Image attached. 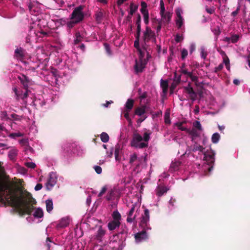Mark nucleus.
<instances>
[{"instance_id": "nucleus-1", "label": "nucleus", "mask_w": 250, "mask_h": 250, "mask_svg": "<svg viewBox=\"0 0 250 250\" xmlns=\"http://www.w3.org/2000/svg\"><path fill=\"white\" fill-rule=\"evenodd\" d=\"M4 169L0 162V196L4 197L21 215L30 214L33 206L21 196L16 195L13 189L2 179Z\"/></svg>"}, {"instance_id": "nucleus-2", "label": "nucleus", "mask_w": 250, "mask_h": 250, "mask_svg": "<svg viewBox=\"0 0 250 250\" xmlns=\"http://www.w3.org/2000/svg\"><path fill=\"white\" fill-rule=\"evenodd\" d=\"M25 53L21 48H17L15 51V57L18 60L21 61L24 64V68L27 70L36 71L38 75H43L44 80L48 82L52 85L57 84V70H54L50 72L46 70H43L44 66L39 62H34L29 61L26 62L24 61Z\"/></svg>"}, {"instance_id": "nucleus-3", "label": "nucleus", "mask_w": 250, "mask_h": 250, "mask_svg": "<svg viewBox=\"0 0 250 250\" xmlns=\"http://www.w3.org/2000/svg\"><path fill=\"white\" fill-rule=\"evenodd\" d=\"M151 134V133L149 130L146 131L143 137L139 133H134L130 142L131 146L138 148H143L147 147Z\"/></svg>"}, {"instance_id": "nucleus-4", "label": "nucleus", "mask_w": 250, "mask_h": 250, "mask_svg": "<svg viewBox=\"0 0 250 250\" xmlns=\"http://www.w3.org/2000/svg\"><path fill=\"white\" fill-rule=\"evenodd\" d=\"M83 10V6L82 5L75 8L70 16V21H65L64 20L61 19V23L62 24V21L65 22L67 27L69 28H72L75 24L81 22L83 20L84 15Z\"/></svg>"}, {"instance_id": "nucleus-5", "label": "nucleus", "mask_w": 250, "mask_h": 250, "mask_svg": "<svg viewBox=\"0 0 250 250\" xmlns=\"http://www.w3.org/2000/svg\"><path fill=\"white\" fill-rule=\"evenodd\" d=\"M19 79H20L21 83L23 84L26 90L25 92H23L21 89H18L17 87H14L13 88V91H14L16 98L17 100L22 99V100L24 101V99H26L28 96L27 88L28 87L29 80L27 77H26L24 75L19 76Z\"/></svg>"}, {"instance_id": "nucleus-6", "label": "nucleus", "mask_w": 250, "mask_h": 250, "mask_svg": "<svg viewBox=\"0 0 250 250\" xmlns=\"http://www.w3.org/2000/svg\"><path fill=\"white\" fill-rule=\"evenodd\" d=\"M145 50L139 49V58L136 60L134 66V69L136 73L142 72L146 66L147 60L145 58Z\"/></svg>"}, {"instance_id": "nucleus-7", "label": "nucleus", "mask_w": 250, "mask_h": 250, "mask_svg": "<svg viewBox=\"0 0 250 250\" xmlns=\"http://www.w3.org/2000/svg\"><path fill=\"white\" fill-rule=\"evenodd\" d=\"M215 152L212 150H210L209 151H208L207 152L204 153V160L207 163V167H206V166H205V169H208V172H210L213 169V166L212 165L214 163L215 158Z\"/></svg>"}, {"instance_id": "nucleus-8", "label": "nucleus", "mask_w": 250, "mask_h": 250, "mask_svg": "<svg viewBox=\"0 0 250 250\" xmlns=\"http://www.w3.org/2000/svg\"><path fill=\"white\" fill-rule=\"evenodd\" d=\"M160 14L161 16L162 21L166 23H168L171 18V13L169 12H165V7L163 0L160 1Z\"/></svg>"}, {"instance_id": "nucleus-9", "label": "nucleus", "mask_w": 250, "mask_h": 250, "mask_svg": "<svg viewBox=\"0 0 250 250\" xmlns=\"http://www.w3.org/2000/svg\"><path fill=\"white\" fill-rule=\"evenodd\" d=\"M149 212L148 209H145L144 214L142 215L140 223V227L144 230L150 229V228L149 227Z\"/></svg>"}, {"instance_id": "nucleus-10", "label": "nucleus", "mask_w": 250, "mask_h": 250, "mask_svg": "<svg viewBox=\"0 0 250 250\" xmlns=\"http://www.w3.org/2000/svg\"><path fill=\"white\" fill-rule=\"evenodd\" d=\"M194 130H192L191 131V134L193 135L194 134ZM192 141L193 143V145L191 146L190 147H188V149L186 151L184 154H186L188 153V151H189L188 153L190 152V151H199L200 152H203V150L204 149V148L200 146V145H198L197 143V141H196V136L193 135L192 138Z\"/></svg>"}, {"instance_id": "nucleus-11", "label": "nucleus", "mask_w": 250, "mask_h": 250, "mask_svg": "<svg viewBox=\"0 0 250 250\" xmlns=\"http://www.w3.org/2000/svg\"><path fill=\"white\" fill-rule=\"evenodd\" d=\"M147 4L145 1H142L141 2V9L140 11L143 15V19L145 23L147 25L149 23V13L147 9Z\"/></svg>"}, {"instance_id": "nucleus-12", "label": "nucleus", "mask_w": 250, "mask_h": 250, "mask_svg": "<svg viewBox=\"0 0 250 250\" xmlns=\"http://www.w3.org/2000/svg\"><path fill=\"white\" fill-rule=\"evenodd\" d=\"M139 214V210L138 208H136V207L133 205L128 213V216L126 219L127 222L128 223L134 222Z\"/></svg>"}, {"instance_id": "nucleus-13", "label": "nucleus", "mask_w": 250, "mask_h": 250, "mask_svg": "<svg viewBox=\"0 0 250 250\" xmlns=\"http://www.w3.org/2000/svg\"><path fill=\"white\" fill-rule=\"evenodd\" d=\"M176 13V25L178 28H181L184 24V19L182 16L183 13V10L181 8H177L175 10Z\"/></svg>"}, {"instance_id": "nucleus-14", "label": "nucleus", "mask_w": 250, "mask_h": 250, "mask_svg": "<svg viewBox=\"0 0 250 250\" xmlns=\"http://www.w3.org/2000/svg\"><path fill=\"white\" fill-rule=\"evenodd\" d=\"M57 179L56 173L52 172L49 173V177L46 183V186L48 189H50L55 186L57 182Z\"/></svg>"}, {"instance_id": "nucleus-15", "label": "nucleus", "mask_w": 250, "mask_h": 250, "mask_svg": "<svg viewBox=\"0 0 250 250\" xmlns=\"http://www.w3.org/2000/svg\"><path fill=\"white\" fill-rule=\"evenodd\" d=\"M181 72L185 75L186 77L189 78L192 82L197 83L198 82V77L194 70L191 72L188 71L187 69L182 67Z\"/></svg>"}, {"instance_id": "nucleus-16", "label": "nucleus", "mask_w": 250, "mask_h": 250, "mask_svg": "<svg viewBox=\"0 0 250 250\" xmlns=\"http://www.w3.org/2000/svg\"><path fill=\"white\" fill-rule=\"evenodd\" d=\"M135 238L136 243L141 242L147 238V235L146 232L144 230L135 234Z\"/></svg>"}, {"instance_id": "nucleus-17", "label": "nucleus", "mask_w": 250, "mask_h": 250, "mask_svg": "<svg viewBox=\"0 0 250 250\" xmlns=\"http://www.w3.org/2000/svg\"><path fill=\"white\" fill-rule=\"evenodd\" d=\"M70 222V219L69 217H65L60 221L59 223L57 225L58 229L64 228L68 226Z\"/></svg>"}, {"instance_id": "nucleus-18", "label": "nucleus", "mask_w": 250, "mask_h": 250, "mask_svg": "<svg viewBox=\"0 0 250 250\" xmlns=\"http://www.w3.org/2000/svg\"><path fill=\"white\" fill-rule=\"evenodd\" d=\"M154 36V32L151 29L147 26L146 29V31L144 34V38L145 42H147L149 40L152 38Z\"/></svg>"}, {"instance_id": "nucleus-19", "label": "nucleus", "mask_w": 250, "mask_h": 250, "mask_svg": "<svg viewBox=\"0 0 250 250\" xmlns=\"http://www.w3.org/2000/svg\"><path fill=\"white\" fill-rule=\"evenodd\" d=\"M141 162L140 158L137 157L136 153H133L130 155L129 163L131 165L135 164L136 165H139Z\"/></svg>"}, {"instance_id": "nucleus-20", "label": "nucleus", "mask_w": 250, "mask_h": 250, "mask_svg": "<svg viewBox=\"0 0 250 250\" xmlns=\"http://www.w3.org/2000/svg\"><path fill=\"white\" fill-rule=\"evenodd\" d=\"M33 216L35 219H39V222H41L42 220L41 219L43 216V211L42 208H37L34 211Z\"/></svg>"}, {"instance_id": "nucleus-21", "label": "nucleus", "mask_w": 250, "mask_h": 250, "mask_svg": "<svg viewBox=\"0 0 250 250\" xmlns=\"http://www.w3.org/2000/svg\"><path fill=\"white\" fill-rule=\"evenodd\" d=\"M112 217L113 219L112 220V221L121 223L122 216L121 214L117 210L113 212L112 214Z\"/></svg>"}, {"instance_id": "nucleus-22", "label": "nucleus", "mask_w": 250, "mask_h": 250, "mask_svg": "<svg viewBox=\"0 0 250 250\" xmlns=\"http://www.w3.org/2000/svg\"><path fill=\"white\" fill-rule=\"evenodd\" d=\"M168 189L166 187L158 186L156 189V194L159 197H160L166 193Z\"/></svg>"}, {"instance_id": "nucleus-23", "label": "nucleus", "mask_w": 250, "mask_h": 250, "mask_svg": "<svg viewBox=\"0 0 250 250\" xmlns=\"http://www.w3.org/2000/svg\"><path fill=\"white\" fill-rule=\"evenodd\" d=\"M152 26L156 29L157 32L160 31L162 27L161 21L158 19L152 20Z\"/></svg>"}, {"instance_id": "nucleus-24", "label": "nucleus", "mask_w": 250, "mask_h": 250, "mask_svg": "<svg viewBox=\"0 0 250 250\" xmlns=\"http://www.w3.org/2000/svg\"><path fill=\"white\" fill-rule=\"evenodd\" d=\"M186 92L189 94V98L192 100H194L196 97V94L192 87L188 86L185 88Z\"/></svg>"}, {"instance_id": "nucleus-25", "label": "nucleus", "mask_w": 250, "mask_h": 250, "mask_svg": "<svg viewBox=\"0 0 250 250\" xmlns=\"http://www.w3.org/2000/svg\"><path fill=\"white\" fill-rule=\"evenodd\" d=\"M105 234V231L102 229V227H100L96 235H95V238L101 242L102 241V237Z\"/></svg>"}, {"instance_id": "nucleus-26", "label": "nucleus", "mask_w": 250, "mask_h": 250, "mask_svg": "<svg viewBox=\"0 0 250 250\" xmlns=\"http://www.w3.org/2000/svg\"><path fill=\"white\" fill-rule=\"evenodd\" d=\"M117 191L116 188L111 189L109 192L106 196V198L108 200H110L114 199L117 195Z\"/></svg>"}, {"instance_id": "nucleus-27", "label": "nucleus", "mask_w": 250, "mask_h": 250, "mask_svg": "<svg viewBox=\"0 0 250 250\" xmlns=\"http://www.w3.org/2000/svg\"><path fill=\"white\" fill-rule=\"evenodd\" d=\"M121 223H118L112 221H110L107 225L108 229L110 230H113L119 228Z\"/></svg>"}, {"instance_id": "nucleus-28", "label": "nucleus", "mask_w": 250, "mask_h": 250, "mask_svg": "<svg viewBox=\"0 0 250 250\" xmlns=\"http://www.w3.org/2000/svg\"><path fill=\"white\" fill-rule=\"evenodd\" d=\"M146 107L145 106L138 107L135 110V114L140 117L145 116Z\"/></svg>"}, {"instance_id": "nucleus-29", "label": "nucleus", "mask_w": 250, "mask_h": 250, "mask_svg": "<svg viewBox=\"0 0 250 250\" xmlns=\"http://www.w3.org/2000/svg\"><path fill=\"white\" fill-rule=\"evenodd\" d=\"M46 211L50 213L53 208V204L51 199H47L45 201Z\"/></svg>"}, {"instance_id": "nucleus-30", "label": "nucleus", "mask_w": 250, "mask_h": 250, "mask_svg": "<svg viewBox=\"0 0 250 250\" xmlns=\"http://www.w3.org/2000/svg\"><path fill=\"white\" fill-rule=\"evenodd\" d=\"M138 8V6L135 5L133 3H131L130 5V10H129V14L130 16H128L126 18L127 20H130L131 19V16L135 12Z\"/></svg>"}, {"instance_id": "nucleus-31", "label": "nucleus", "mask_w": 250, "mask_h": 250, "mask_svg": "<svg viewBox=\"0 0 250 250\" xmlns=\"http://www.w3.org/2000/svg\"><path fill=\"white\" fill-rule=\"evenodd\" d=\"M180 165L181 163L179 161L172 162L170 165V170L172 171L177 170Z\"/></svg>"}, {"instance_id": "nucleus-32", "label": "nucleus", "mask_w": 250, "mask_h": 250, "mask_svg": "<svg viewBox=\"0 0 250 250\" xmlns=\"http://www.w3.org/2000/svg\"><path fill=\"white\" fill-rule=\"evenodd\" d=\"M104 15V11L102 10H98L95 13V19L98 22H101Z\"/></svg>"}, {"instance_id": "nucleus-33", "label": "nucleus", "mask_w": 250, "mask_h": 250, "mask_svg": "<svg viewBox=\"0 0 250 250\" xmlns=\"http://www.w3.org/2000/svg\"><path fill=\"white\" fill-rule=\"evenodd\" d=\"M18 154V150L16 149H12L8 152V157L11 160L14 161L17 155Z\"/></svg>"}, {"instance_id": "nucleus-34", "label": "nucleus", "mask_w": 250, "mask_h": 250, "mask_svg": "<svg viewBox=\"0 0 250 250\" xmlns=\"http://www.w3.org/2000/svg\"><path fill=\"white\" fill-rule=\"evenodd\" d=\"M134 104V101L132 99H129L127 100V102L125 104V110H128V111H130V110L132 108Z\"/></svg>"}, {"instance_id": "nucleus-35", "label": "nucleus", "mask_w": 250, "mask_h": 250, "mask_svg": "<svg viewBox=\"0 0 250 250\" xmlns=\"http://www.w3.org/2000/svg\"><path fill=\"white\" fill-rule=\"evenodd\" d=\"M211 141L213 144H217L220 139V135L218 133H214L211 136Z\"/></svg>"}, {"instance_id": "nucleus-36", "label": "nucleus", "mask_w": 250, "mask_h": 250, "mask_svg": "<svg viewBox=\"0 0 250 250\" xmlns=\"http://www.w3.org/2000/svg\"><path fill=\"white\" fill-rule=\"evenodd\" d=\"M24 135V133L21 132H17L15 133H12L9 134L8 136L12 139H15L17 137H23Z\"/></svg>"}, {"instance_id": "nucleus-37", "label": "nucleus", "mask_w": 250, "mask_h": 250, "mask_svg": "<svg viewBox=\"0 0 250 250\" xmlns=\"http://www.w3.org/2000/svg\"><path fill=\"white\" fill-rule=\"evenodd\" d=\"M100 138L103 143H107L109 140L108 135L105 132H102L100 135Z\"/></svg>"}, {"instance_id": "nucleus-38", "label": "nucleus", "mask_w": 250, "mask_h": 250, "mask_svg": "<svg viewBox=\"0 0 250 250\" xmlns=\"http://www.w3.org/2000/svg\"><path fill=\"white\" fill-rule=\"evenodd\" d=\"M165 123L166 124H170L171 123L170 120V111L167 110L164 115Z\"/></svg>"}, {"instance_id": "nucleus-39", "label": "nucleus", "mask_w": 250, "mask_h": 250, "mask_svg": "<svg viewBox=\"0 0 250 250\" xmlns=\"http://www.w3.org/2000/svg\"><path fill=\"white\" fill-rule=\"evenodd\" d=\"M11 118L13 121H21L23 118L22 116H20L19 115L16 114H12L11 115Z\"/></svg>"}, {"instance_id": "nucleus-40", "label": "nucleus", "mask_w": 250, "mask_h": 250, "mask_svg": "<svg viewBox=\"0 0 250 250\" xmlns=\"http://www.w3.org/2000/svg\"><path fill=\"white\" fill-rule=\"evenodd\" d=\"M223 64H224L226 66V68L228 70H230V64H229V60L228 57L225 56L223 58Z\"/></svg>"}, {"instance_id": "nucleus-41", "label": "nucleus", "mask_w": 250, "mask_h": 250, "mask_svg": "<svg viewBox=\"0 0 250 250\" xmlns=\"http://www.w3.org/2000/svg\"><path fill=\"white\" fill-rule=\"evenodd\" d=\"M82 40V37L80 33H76L75 35V39H74L75 44H77L80 42Z\"/></svg>"}, {"instance_id": "nucleus-42", "label": "nucleus", "mask_w": 250, "mask_h": 250, "mask_svg": "<svg viewBox=\"0 0 250 250\" xmlns=\"http://www.w3.org/2000/svg\"><path fill=\"white\" fill-rule=\"evenodd\" d=\"M161 85L164 91L167 90L168 84H167V81H164L163 80H161Z\"/></svg>"}, {"instance_id": "nucleus-43", "label": "nucleus", "mask_w": 250, "mask_h": 250, "mask_svg": "<svg viewBox=\"0 0 250 250\" xmlns=\"http://www.w3.org/2000/svg\"><path fill=\"white\" fill-rule=\"evenodd\" d=\"M212 32L216 37H217L221 33V31L219 26L215 27L211 29Z\"/></svg>"}, {"instance_id": "nucleus-44", "label": "nucleus", "mask_w": 250, "mask_h": 250, "mask_svg": "<svg viewBox=\"0 0 250 250\" xmlns=\"http://www.w3.org/2000/svg\"><path fill=\"white\" fill-rule=\"evenodd\" d=\"M134 45V47L137 49V51L138 52V55H139V49H141V50L144 49L145 50V52L146 51V49H145V48L141 49L140 48L139 42V40H138V38L135 41Z\"/></svg>"}, {"instance_id": "nucleus-45", "label": "nucleus", "mask_w": 250, "mask_h": 250, "mask_svg": "<svg viewBox=\"0 0 250 250\" xmlns=\"http://www.w3.org/2000/svg\"><path fill=\"white\" fill-rule=\"evenodd\" d=\"M207 55V52L204 47L201 48V57L202 59H205Z\"/></svg>"}, {"instance_id": "nucleus-46", "label": "nucleus", "mask_w": 250, "mask_h": 250, "mask_svg": "<svg viewBox=\"0 0 250 250\" xmlns=\"http://www.w3.org/2000/svg\"><path fill=\"white\" fill-rule=\"evenodd\" d=\"M19 143L21 146H27L28 144V139L23 138L19 141Z\"/></svg>"}, {"instance_id": "nucleus-47", "label": "nucleus", "mask_w": 250, "mask_h": 250, "mask_svg": "<svg viewBox=\"0 0 250 250\" xmlns=\"http://www.w3.org/2000/svg\"><path fill=\"white\" fill-rule=\"evenodd\" d=\"M193 126L195 128H197L199 130H202V125L199 121H196L195 122H194Z\"/></svg>"}, {"instance_id": "nucleus-48", "label": "nucleus", "mask_w": 250, "mask_h": 250, "mask_svg": "<svg viewBox=\"0 0 250 250\" xmlns=\"http://www.w3.org/2000/svg\"><path fill=\"white\" fill-rule=\"evenodd\" d=\"M230 38H231V42L235 43L238 41L239 37L237 35H232Z\"/></svg>"}, {"instance_id": "nucleus-49", "label": "nucleus", "mask_w": 250, "mask_h": 250, "mask_svg": "<svg viewBox=\"0 0 250 250\" xmlns=\"http://www.w3.org/2000/svg\"><path fill=\"white\" fill-rule=\"evenodd\" d=\"M104 46L107 54L111 55L112 53L109 45L107 43H104Z\"/></svg>"}, {"instance_id": "nucleus-50", "label": "nucleus", "mask_w": 250, "mask_h": 250, "mask_svg": "<svg viewBox=\"0 0 250 250\" xmlns=\"http://www.w3.org/2000/svg\"><path fill=\"white\" fill-rule=\"evenodd\" d=\"M25 165L27 167L31 168H34L36 166L35 163L32 162H27L25 164Z\"/></svg>"}, {"instance_id": "nucleus-51", "label": "nucleus", "mask_w": 250, "mask_h": 250, "mask_svg": "<svg viewBox=\"0 0 250 250\" xmlns=\"http://www.w3.org/2000/svg\"><path fill=\"white\" fill-rule=\"evenodd\" d=\"M188 51L186 49H183L181 50V58L184 60L188 55Z\"/></svg>"}, {"instance_id": "nucleus-52", "label": "nucleus", "mask_w": 250, "mask_h": 250, "mask_svg": "<svg viewBox=\"0 0 250 250\" xmlns=\"http://www.w3.org/2000/svg\"><path fill=\"white\" fill-rule=\"evenodd\" d=\"M94 169L95 172L98 174H101L102 172V169L101 167L99 166H95L94 167Z\"/></svg>"}, {"instance_id": "nucleus-53", "label": "nucleus", "mask_w": 250, "mask_h": 250, "mask_svg": "<svg viewBox=\"0 0 250 250\" xmlns=\"http://www.w3.org/2000/svg\"><path fill=\"white\" fill-rule=\"evenodd\" d=\"M183 40V37L182 35L177 34L175 38V40L177 42H180Z\"/></svg>"}, {"instance_id": "nucleus-54", "label": "nucleus", "mask_w": 250, "mask_h": 250, "mask_svg": "<svg viewBox=\"0 0 250 250\" xmlns=\"http://www.w3.org/2000/svg\"><path fill=\"white\" fill-rule=\"evenodd\" d=\"M129 111H128V110H125V113H124V116L125 117V118L128 121H129L130 122L131 121V119L129 117Z\"/></svg>"}, {"instance_id": "nucleus-55", "label": "nucleus", "mask_w": 250, "mask_h": 250, "mask_svg": "<svg viewBox=\"0 0 250 250\" xmlns=\"http://www.w3.org/2000/svg\"><path fill=\"white\" fill-rule=\"evenodd\" d=\"M106 189H107V188L105 186L103 187L101 190L100 191V192H99V193L98 194V196L99 197L101 196L103 194H104L105 192V191H106Z\"/></svg>"}, {"instance_id": "nucleus-56", "label": "nucleus", "mask_w": 250, "mask_h": 250, "mask_svg": "<svg viewBox=\"0 0 250 250\" xmlns=\"http://www.w3.org/2000/svg\"><path fill=\"white\" fill-rule=\"evenodd\" d=\"M206 10L209 14H212L214 12V9L213 7L208 8L206 7Z\"/></svg>"}, {"instance_id": "nucleus-57", "label": "nucleus", "mask_w": 250, "mask_h": 250, "mask_svg": "<svg viewBox=\"0 0 250 250\" xmlns=\"http://www.w3.org/2000/svg\"><path fill=\"white\" fill-rule=\"evenodd\" d=\"M94 250H105V248L104 246H95L94 248Z\"/></svg>"}, {"instance_id": "nucleus-58", "label": "nucleus", "mask_w": 250, "mask_h": 250, "mask_svg": "<svg viewBox=\"0 0 250 250\" xmlns=\"http://www.w3.org/2000/svg\"><path fill=\"white\" fill-rule=\"evenodd\" d=\"M240 10V6H238L236 9V10H235L234 11L232 12V13H231V15L233 16V17H235L238 13L239 12V11Z\"/></svg>"}, {"instance_id": "nucleus-59", "label": "nucleus", "mask_w": 250, "mask_h": 250, "mask_svg": "<svg viewBox=\"0 0 250 250\" xmlns=\"http://www.w3.org/2000/svg\"><path fill=\"white\" fill-rule=\"evenodd\" d=\"M147 118L146 116H143L140 117V118L138 120L137 123H141L144 121Z\"/></svg>"}, {"instance_id": "nucleus-60", "label": "nucleus", "mask_w": 250, "mask_h": 250, "mask_svg": "<svg viewBox=\"0 0 250 250\" xmlns=\"http://www.w3.org/2000/svg\"><path fill=\"white\" fill-rule=\"evenodd\" d=\"M42 185L41 184H38L35 187V189L36 191L42 189Z\"/></svg>"}, {"instance_id": "nucleus-61", "label": "nucleus", "mask_w": 250, "mask_h": 250, "mask_svg": "<svg viewBox=\"0 0 250 250\" xmlns=\"http://www.w3.org/2000/svg\"><path fill=\"white\" fill-rule=\"evenodd\" d=\"M195 49V45L194 44H192L190 47V52L192 53Z\"/></svg>"}, {"instance_id": "nucleus-62", "label": "nucleus", "mask_w": 250, "mask_h": 250, "mask_svg": "<svg viewBox=\"0 0 250 250\" xmlns=\"http://www.w3.org/2000/svg\"><path fill=\"white\" fill-rule=\"evenodd\" d=\"M141 17L140 15H139L137 17V20H136V25H141Z\"/></svg>"}, {"instance_id": "nucleus-63", "label": "nucleus", "mask_w": 250, "mask_h": 250, "mask_svg": "<svg viewBox=\"0 0 250 250\" xmlns=\"http://www.w3.org/2000/svg\"><path fill=\"white\" fill-rule=\"evenodd\" d=\"M224 41L226 42H227L228 43H229L231 42V38L230 37H226L224 39Z\"/></svg>"}, {"instance_id": "nucleus-64", "label": "nucleus", "mask_w": 250, "mask_h": 250, "mask_svg": "<svg viewBox=\"0 0 250 250\" xmlns=\"http://www.w3.org/2000/svg\"><path fill=\"white\" fill-rule=\"evenodd\" d=\"M223 64L221 63L216 68V70H220L223 68Z\"/></svg>"}]
</instances>
